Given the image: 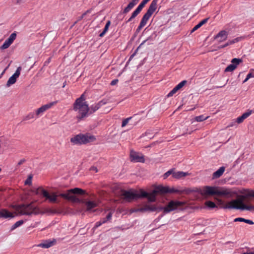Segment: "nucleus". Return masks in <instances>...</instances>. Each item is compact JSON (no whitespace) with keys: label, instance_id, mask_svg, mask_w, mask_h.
Listing matches in <instances>:
<instances>
[{"label":"nucleus","instance_id":"obj_1","mask_svg":"<svg viewBox=\"0 0 254 254\" xmlns=\"http://www.w3.org/2000/svg\"><path fill=\"white\" fill-rule=\"evenodd\" d=\"M73 109L77 112L76 118L79 121L89 116V106L85 101L84 94H82L79 98L76 99L73 104Z\"/></svg>","mask_w":254,"mask_h":254},{"label":"nucleus","instance_id":"obj_2","mask_svg":"<svg viewBox=\"0 0 254 254\" xmlns=\"http://www.w3.org/2000/svg\"><path fill=\"white\" fill-rule=\"evenodd\" d=\"M200 193L204 196L213 195L224 196L231 195V191L230 190L224 187L206 186L200 190Z\"/></svg>","mask_w":254,"mask_h":254},{"label":"nucleus","instance_id":"obj_3","mask_svg":"<svg viewBox=\"0 0 254 254\" xmlns=\"http://www.w3.org/2000/svg\"><path fill=\"white\" fill-rule=\"evenodd\" d=\"M159 0H153L147 9L146 12L143 15L139 26L136 30V33H138L141 29L146 24L148 20L157 9V3Z\"/></svg>","mask_w":254,"mask_h":254},{"label":"nucleus","instance_id":"obj_4","mask_svg":"<svg viewBox=\"0 0 254 254\" xmlns=\"http://www.w3.org/2000/svg\"><path fill=\"white\" fill-rule=\"evenodd\" d=\"M245 195H241L239 197L233 199L230 203V205L227 207L234 208L235 209H240L241 210H247L250 211H254V205H246L244 204V199L246 198Z\"/></svg>","mask_w":254,"mask_h":254},{"label":"nucleus","instance_id":"obj_5","mask_svg":"<svg viewBox=\"0 0 254 254\" xmlns=\"http://www.w3.org/2000/svg\"><path fill=\"white\" fill-rule=\"evenodd\" d=\"M139 191V193H136L131 190H121L120 195L124 199L128 202L147 196L146 191L143 190H140Z\"/></svg>","mask_w":254,"mask_h":254},{"label":"nucleus","instance_id":"obj_6","mask_svg":"<svg viewBox=\"0 0 254 254\" xmlns=\"http://www.w3.org/2000/svg\"><path fill=\"white\" fill-rule=\"evenodd\" d=\"M95 140V137L93 135H89L88 134L79 133L71 137L70 138V142L73 145H81L86 144Z\"/></svg>","mask_w":254,"mask_h":254},{"label":"nucleus","instance_id":"obj_7","mask_svg":"<svg viewBox=\"0 0 254 254\" xmlns=\"http://www.w3.org/2000/svg\"><path fill=\"white\" fill-rule=\"evenodd\" d=\"M185 202L179 200H171L165 207H161L158 209L163 210L164 213H168L171 211L176 210L182 209V207L185 205Z\"/></svg>","mask_w":254,"mask_h":254},{"label":"nucleus","instance_id":"obj_8","mask_svg":"<svg viewBox=\"0 0 254 254\" xmlns=\"http://www.w3.org/2000/svg\"><path fill=\"white\" fill-rule=\"evenodd\" d=\"M13 209L20 215H30L34 211L35 207L32 203L27 204L15 205L12 206Z\"/></svg>","mask_w":254,"mask_h":254},{"label":"nucleus","instance_id":"obj_9","mask_svg":"<svg viewBox=\"0 0 254 254\" xmlns=\"http://www.w3.org/2000/svg\"><path fill=\"white\" fill-rule=\"evenodd\" d=\"M35 194H41L43 197H45L50 202H57L58 195L55 192H52L51 193H49L47 190L42 188H39L36 190Z\"/></svg>","mask_w":254,"mask_h":254},{"label":"nucleus","instance_id":"obj_10","mask_svg":"<svg viewBox=\"0 0 254 254\" xmlns=\"http://www.w3.org/2000/svg\"><path fill=\"white\" fill-rule=\"evenodd\" d=\"M130 158L131 162L144 163L145 159L144 155L139 152L131 150L130 153Z\"/></svg>","mask_w":254,"mask_h":254},{"label":"nucleus","instance_id":"obj_11","mask_svg":"<svg viewBox=\"0 0 254 254\" xmlns=\"http://www.w3.org/2000/svg\"><path fill=\"white\" fill-rule=\"evenodd\" d=\"M108 103V100L104 99L98 103H94L89 107V115L92 114L100 109L102 106Z\"/></svg>","mask_w":254,"mask_h":254},{"label":"nucleus","instance_id":"obj_12","mask_svg":"<svg viewBox=\"0 0 254 254\" xmlns=\"http://www.w3.org/2000/svg\"><path fill=\"white\" fill-rule=\"evenodd\" d=\"M21 70V66H19L17 68L15 73L11 76H10L7 80L6 84V87H8L11 85L13 84L16 82L17 78L19 76L20 74Z\"/></svg>","mask_w":254,"mask_h":254},{"label":"nucleus","instance_id":"obj_13","mask_svg":"<svg viewBox=\"0 0 254 254\" xmlns=\"http://www.w3.org/2000/svg\"><path fill=\"white\" fill-rule=\"evenodd\" d=\"M57 102H51L50 103L43 105L40 108L37 109L35 112L36 117L38 118L39 117L42 116L44 112L51 108Z\"/></svg>","mask_w":254,"mask_h":254},{"label":"nucleus","instance_id":"obj_14","mask_svg":"<svg viewBox=\"0 0 254 254\" xmlns=\"http://www.w3.org/2000/svg\"><path fill=\"white\" fill-rule=\"evenodd\" d=\"M16 34L14 32L12 33L6 39L3 44L0 47L1 50H4L8 48L10 45L13 42L14 40L16 39Z\"/></svg>","mask_w":254,"mask_h":254},{"label":"nucleus","instance_id":"obj_15","mask_svg":"<svg viewBox=\"0 0 254 254\" xmlns=\"http://www.w3.org/2000/svg\"><path fill=\"white\" fill-rule=\"evenodd\" d=\"M57 242L56 239H53L52 240L49 239L45 241L43 243L39 244L37 245L38 247L42 248L47 249L54 246Z\"/></svg>","mask_w":254,"mask_h":254},{"label":"nucleus","instance_id":"obj_16","mask_svg":"<svg viewBox=\"0 0 254 254\" xmlns=\"http://www.w3.org/2000/svg\"><path fill=\"white\" fill-rule=\"evenodd\" d=\"M192 192V190L188 188H185L183 189H176L174 188H169L168 187V191L167 193H178L179 194L182 193H186L189 194L190 193Z\"/></svg>","mask_w":254,"mask_h":254},{"label":"nucleus","instance_id":"obj_17","mask_svg":"<svg viewBox=\"0 0 254 254\" xmlns=\"http://www.w3.org/2000/svg\"><path fill=\"white\" fill-rule=\"evenodd\" d=\"M59 196L73 202H80L79 198L74 195H70V193H68V192L66 193H60Z\"/></svg>","mask_w":254,"mask_h":254},{"label":"nucleus","instance_id":"obj_18","mask_svg":"<svg viewBox=\"0 0 254 254\" xmlns=\"http://www.w3.org/2000/svg\"><path fill=\"white\" fill-rule=\"evenodd\" d=\"M187 82L186 80H183L177 84L167 95L168 97L172 96L179 90L182 88Z\"/></svg>","mask_w":254,"mask_h":254},{"label":"nucleus","instance_id":"obj_19","mask_svg":"<svg viewBox=\"0 0 254 254\" xmlns=\"http://www.w3.org/2000/svg\"><path fill=\"white\" fill-rule=\"evenodd\" d=\"M14 217L13 214L6 209L0 210V218L11 219Z\"/></svg>","mask_w":254,"mask_h":254},{"label":"nucleus","instance_id":"obj_20","mask_svg":"<svg viewBox=\"0 0 254 254\" xmlns=\"http://www.w3.org/2000/svg\"><path fill=\"white\" fill-rule=\"evenodd\" d=\"M227 36L228 32L225 30H222L215 36V39H218L219 42H222L227 39Z\"/></svg>","mask_w":254,"mask_h":254},{"label":"nucleus","instance_id":"obj_21","mask_svg":"<svg viewBox=\"0 0 254 254\" xmlns=\"http://www.w3.org/2000/svg\"><path fill=\"white\" fill-rule=\"evenodd\" d=\"M168 187L163 186L162 185H158L156 186L154 190V192H156L157 194H166L167 193Z\"/></svg>","mask_w":254,"mask_h":254},{"label":"nucleus","instance_id":"obj_22","mask_svg":"<svg viewBox=\"0 0 254 254\" xmlns=\"http://www.w3.org/2000/svg\"><path fill=\"white\" fill-rule=\"evenodd\" d=\"M253 113L251 110H248L247 112L243 114V115L237 118L236 122L238 124L242 123L244 120L249 117Z\"/></svg>","mask_w":254,"mask_h":254},{"label":"nucleus","instance_id":"obj_23","mask_svg":"<svg viewBox=\"0 0 254 254\" xmlns=\"http://www.w3.org/2000/svg\"><path fill=\"white\" fill-rule=\"evenodd\" d=\"M139 0H132L124 9L123 13L126 14L128 13L131 9L138 2Z\"/></svg>","mask_w":254,"mask_h":254},{"label":"nucleus","instance_id":"obj_24","mask_svg":"<svg viewBox=\"0 0 254 254\" xmlns=\"http://www.w3.org/2000/svg\"><path fill=\"white\" fill-rule=\"evenodd\" d=\"M68 193H73L74 194L83 195L86 193V191L80 188H75L73 189H69L67 190Z\"/></svg>","mask_w":254,"mask_h":254},{"label":"nucleus","instance_id":"obj_25","mask_svg":"<svg viewBox=\"0 0 254 254\" xmlns=\"http://www.w3.org/2000/svg\"><path fill=\"white\" fill-rule=\"evenodd\" d=\"M225 170V167L222 166L220 167L218 170L213 173L212 179H215L220 177L224 173Z\"/></svg>","mask_w":254,"mask_h":254},{"label":"nucleus","instance_id":"obj_26","mask_svg":"<svg viewBox=\"0 0 254 254\" xmlns=\"http://www.w3.org/2000/svg\"><path fill=\"white\" fill-rule=\"evenodd\" d=\"M189 175L188 172H184L183 171H178L176 172H174L173 173V178L177 179H180L182 178H184L186 176Z\"/></svg>","mask_w":254,"mask_h":254},{"label":"nucleus","instance_id":"obj_27","mask_svg":"<svg viewBox=\"0 0 254 254\" xmlns=\"http://www.w3.org/2000/svg\"><path fill=\"white\" fill-rule=\"evenodd\" d=\"M157 194L156 192H154V190H153L150 193L147 192V195L144 197H141V198H147V199L149 202H155L156 201V196Z\"/></svg>","mask_w":254,"mask_h":254},{"label":"nucleus","instance_id":"obj_28","mask_svg":"<svg viewBox=\"0 0 254 254\" xmlns=\"http://www.w3.org/2000/svg\"><path fill=\"white\" fill-rule=\"evenodd\" d=\"M217 206L218 208H222V209H232V208L227 207V206L230 205V203L232 201V200L227 203L226 205H225L224 202L220 199H217Z\"/></svg>","mask_w":254,"mask_h":254},{"label":"nucleus","instance_id":"obj_29","mask_svg":"<svg viewBox=\"0 0 254 254\" xmlns=\"http://www.w3.org/2000/svg\"><path fill=\"white\" fill-rule=\"evenodd\" d=\"M209 19V18H206L201 21H200L197 24H196L191 30V33H192L197 30L198 28L201 27L203 24L206 23Z\"/></svg>","mask_w":254,"mask_h":254},{"label":"nucleus","instance_id":"obj_30","mask_svg":"<svg viewBox=\"0 0 254 254\" xmlns=\"http://www.w3.org/2000/svg\"><path fill=\"white\" fill-rule=\"evenodd\" d=\"M240 38L238 37V38H236L234 39H233V40H229L226 43H225V44L223 45H221L220 47H219V48L220 49H222V48H224L229 45H232V44H233L235 43H237L238 42H239L240 41Z\"/></svg>","mask_w":254,"mask_h":254},{"label":"nucleus","instance_id":"obj_31","mask_svg":"<svg viewBox=\"0 0 254 254\" xmlns=\"http://www.w3.org/2000/svg\"><path fill=\"white\" fill-rule=\"evenodd\" d=\"M205 205L210 209L218 208V206L214 202L209 200L205 202Z\"/></svg>","mask_w":254,"mask_h":254},{"label":"nucleus","instance_id":"obj_32","mask_svg":"<svg viewBox=\"0 0 254 254\" xmlns=\"http://www.w3.org/2000/svg\"><path fill=\"white\" fill-rule=\"evenodd\" d=\"M87 206V210H90L97 206V204L95 202L93 201H88L86 202Z\"/></svg>","mask_w":254,"mask_h":254},{"label":"nucleus","instance_id":"obj_33","mask_svg":"<svg viewBox=\"0 0 254 254\" xmlns=\"http://www.w3.org/2000/svg\"><path fill=\"white\" fill-rule=\"evenodd\" d=\"M145 211L154 212L158 209V208L154 205H146L144 206Z\"/></svg>","mask_w":254,"mask_h":254},{"label":"nucleus","instance_id":"obj_34","mask_svg":"<svg viewBox=\"0 0 254 254\" xmlns=\"http://www.w3.org/2000/svg\"><path fill=\"white\" fill-rule=\"evenodd\" d=\"M24 223L23 220H20L19 221H17L16 223H15L11 227L10 231H13L17 227L20 226L22 225Z\"/></svg>","mask_w":254,"mask_h":254},{"label":"nucleus","instance_id":"obj_35","mask_svg":"<svg viewBox=\"0 0 254 254\" xmlns=\"http://www.w3.org/2000/svg\"><path fill=\"white\" fill-rule=\"evenodd\" d=\"M36 113L34 112H31L29 113L26 117H24L23 120L27 121L34 118H37Z\"/></svg>","mask_w":254,"mask_h":254},{"label":"nucleus","instance_id":"obj_36","mask_svg":"<svg viewBox=\"0 0 254 254\" xmlns=\"http://www.w3.org/2000/svg\"><path fill=\"white\" fill-rule=\"evenodd\" d=\"M112 213L110 212L107 214L105 218H103L101 220V221H102L103 224H104L106 223L108 221L111 220L112 219Z\"/></svg>","mask_w":254,"mask_h":254},{"label":"nucleus","instance_id":"obj_37","mask_svg":"<svg viewBox=\"0 0 254 254\" xmlns=\"http://www.w3.org/2000/svg\"><path fill=\"white\" fill-rule=\"evenodd\" d=\"M208 118V116L205 117L203 115H201L195 117V121L198 122L203 121Z\"/></svg>","mask_w":254,"mask_h":254},{"label":"nucleus","instance_id":"obj_38","mask_svg":"<svg viewBox=\"0 0 254 254\" xmlns=\"http://www.w3.org/2000/svg\"><path fill=\"white\" fill-rule=\"evenodd\" d=\"M246 194L245 195L246 197H254V190H245Z\"/></svg>","mask_w":254,"mask_h":254},{"label":"nucleus","instance_id":"obj_39","mask_svg":"<svg viewBox=\"0 0 254 254\" xmlns=\"http://www.w3.org/2000/svg\"><path fill=\"white\" fill-rule=\"evenodd\" d=\"M236 64H230L225 69V72H230L233 71L235 68Z\"/></svg>","mask_w":254,"mask_h":254},{"label":"nucleus","instance_id":"obj_40","mask_svg":"<svg viewBox=\"0 0 254 254\" xmlns=\"http://www.w3.org/2000/svg\"><path fill=\"white\" fill-rule=\"evenodd\" d=\"M146 42V40H144L143 41L141 44L140 45H139V46L137 48V49L134 52V53L130 56L129 58V60H128V62H129V61H130L132 58L134 57V56L136 55L137 52V50H138V49L145 42Z\"/></svg>","mask_w":254,"mask_h":254},{"label":"nucleus","instance_id":"obj_41","mask_svg":"<svg viewBox=\"0 0 254 254\" xmlns=\"http://www.w3.org/2000/svg\"><path fill=\"white\" fill-rule=\"evenodd\" d=\"M32 176L29 175L24 182L25 185H30L32 184Z\"/></svg>","mask_w":254,"mask_h":254},{"label":"nucleus","instance_id":"obj_42","mask_svg":"<svg viewBox=\"0 0 254 254\" xmlns=\"http://www.w3.org/2000/svg\"><path fill=\"white\" fill-rule=\"evenodd\" d=\"M242 62V60L240 59H237V58H234V59H233L232 61H231V63H232V64H236V67H237V65H238L240 63H241Z\"/></svg>","mask_w":254,"mask_h":254},{"label":"nucleus","instance_id":"obj_43","mask_svg":"<svg viewBox=\"0 0 254 254\" xmlns=\"http://www.w3.org/2000/svg\"><path fill=\"white\" fill-rule=\"evenodd\" d=\"M132 118V117H129L124 119L122 123V127H125L128 123L129 121Z\"/></svg>","mask_w":254,"mask_h":254},{"label":"nucleus","instance_id":"obj_44","mask_svg":"<svg viewBox=\"0 0 254 254\" xmlns=\"http://www.w3.org/2000/svg\"><path fill=\"white\" fill-rule=\"evenodd\" d=\"M173 171L172 169H171L167 172H166L164 175H163V178L164 179H166L168 177H169L171 174L173 175Z\"/></svg>","mask_w":254,"mask_h":254},{"label":"nucleus","instance_id":"obj_45","mask_svg":"<svg viewBox=\"0 0 254 254\" xmlns=\"http://www.w3.org/2000/svg\"><path fill=\"white\" fill-rule=\"evenodd\" d=\"M102 224H103L102 223V221H101L100 220V221L97 222L95 223V226L93 228V229L95 230L96 229L101 226Z\"/></svg>","mask_w":254,"mask_h":254},{"label":"nucleus","instance_id":"obj_46","mask_svg":"<svg viewBox=\"0 0 254 254\" xmlns=\"http://www.w3.org/2000/svg\"><path fill=\"white\" fill-rule=\"evenodd\" d=\"M110 24H111V21L110 20L108 21L105 26L104 30H103V31H105L106 33L108 30L109 27L110 26Z\"/></svg>","mask_w":254,"mask_h":254},{"label":"nucleus","instance_id":"obj_47","mask_svg":"<svg viewBox=\"0 0 254 254\" xmlns=\"http://www.w3.org/2000/svg\"><path fill=\"white\" fill-rule=\"evenodd\" d=\"M132 211L134 212H145L144 206L142 207H141V208H139L135 209L134 210H133Z\"/></svg>","mask_w":254,"mask_h":254},{"label":"nucleus","instance_id":"obj_48","mask_svg":"<svg viewBox=\"0 0 254 254\" xmlns=\"http://www.w3.org/2000/svg\"><path fill=\"white\" fill-rule=\"evenodd\" d=\"M143 7V5H142L141 3H140L137 7V8L135 9V10H136L139 13L142 10Z\"/></svg>","mask_w":254,"mask_h":254},{"label":"nucleus","instance_id":"obj_49","mask_svg":"<svg viewBox=\"0 0 254 254\" xmlns=\"http://www.w3.org/2000/svg\"><path fill=\"white\" fill-rule=\"evenodd\" d=\"M245 220H246V219H245L244 218L238 217V218H235L234 219V222H245Z\"/></svg>","mask_w":254,"mask_h":254},{"label":"nucleus","instance_id":"obj_50","mask_svg":"<svg viewBox=\"0 0 254 254\" xmlns=\"http://www.w3.org/2000/svg\"><path fill=\"white\" fill-rule=\"evenodd\" d=\"M254 77V70L251 69V72L248 74V78Z\"/></svg>","mask_w":254,"mask_h":254},{"label":"nucleus","instance_id":"obj_51","mask_svg":"<svg viewBox=\"0 0 254 254\" xmlns=\"http://www.w3.org/2000/svg\"><path fill=\"white\" fill-rule=\"evenodd\" d=\"M92 11V9H90L86 11L84 13H83L81 16L80 19L83 18L87 14L90 13Z\"/></svg>","mask_w":254,"mask_h":254},{"label":"nucleus","instance_id":"obj_52","mask_svg":"<svg viewBox=\"0 0 254 254\" xmlns=\"http://www.w3.org/2000/svg\"><path fill=\"white\" fill-rule=\"evenodd\" d=\"M245 223L250 224V225H253L254 224V222L252 220H251L249 219H246L245 220Z\"/></svg>","mask_w":254,"mask_h":254},{"label":"nucleus","instance_id":"obj_53","mask_svg":"<svg viewBox=\"0 0 254 254\" xmlns=\"http://www.w3.org/2000/svg\"><path fill=\"white\" fill-rule=\"evenodd\" d=\"M25 162L26 160L25 159H22L18 162L17 166H20Z\"/></svg>","mask_w":254,"mask_h":254},{"label":"nucleus","instance_id":"obj_54","mask_svg":"<svg viewBox=\"0 0 254 254\" xmlns=\"http://www.w3.org/2000/svg\"><path fill=\"white\" fill-rule=\"evenodd\" d=\"M118 79H114L111 82V85H116L118 82Z\"/></svg>","mask_w":254,"mask_h":254},{"label":"nucleus","instance_id":"obj_55","mask_svg":"<svg viewBox=\"0 0 254 254\" xmlns=\"http://www.w3.org/2000/svg\"><path fill=\"white\" fill-rule=\"evenodd\" d=\"M90 171H94L95 172H98V170L96 167L92 166L90 169Z\"/></svg>","mask_w":254,"mask_h":254},{"label":"nucleus","instance_id":"obj_56","mask_svg":"<svg viewBox=\"0 0 254 254\" xmlns=\"http://www.w3.org/2000/svg\"><path fill=\"white\" fill-rule=\"evenodd\" d=\"M139 13L136 10H135L132 13L131 15H132V17H135Z\"/></svg>","mask_w":254,"mask_h":254},{"label":"nucleus","instance_id":"obj_57","mask_svg":"<svg viewBox=\"0 0 254 254\" xmlns=\"http://www.w3.org/2000/svg\"><path fill=\"white\" fill-rule=\"evenodd\" d=\"M228 81V80H227L226 83L225 84H224L223 85H222V86L218 85V86H216L214 87V89H217V88H220L223 87L224 86H225L226 85V83H227Z\"/></svg>","mask_w":254,"mask_h":254},{"label":"nucleus","instance_id":"obj_58","mask_svg":"<svg viewBox=\"0 0 254 254\" xmlns=\"http://www.w3.org/2000/svg\"><path fill=\"white\" fill-rule=\"evenodd\" d=\"M150 0H143L141 2V4L142 5H143V6H144L145 4L148 2Z\"/></svg>","mask_w":254,"mask_h":254},{"label":"nucleus","instance_id":"obj_59","mask_svg":"<svg viewBox=\"0 0 254 254\" xmlns=\"http://www.w3.org/2000/svg\"><path fill=\"white\" fill-rule=\"evenodd\" d=\"M135 17H132V15H131V16L128 18V19L127 21V23H128L130 21H131L133 18Z\"/></svg>","mask_w":254,"mask_h":254},{"label":"nucleus","instance_id":"obj_60","mask_svg":"<svg viewBox=\"0 0 254 254\" xmlns=\"http://www.w3.org/2000/svg\"><path fill=\"white\" fill-rule=\"evenodd\" d=\"M106 32L104 31H103L100 34H99V36L100 37H102L104 36V35L105 34Z\"/></svg>","mask_w":254,"mask_h":254},{"label":"nucleus","instance_id":"obj_61","mask_svg":"<svg viewBox=\"0 0 254 254\" xmlns=\"http://www.w3.org/2000/svg\"><path fill=\"white\" fill-rule=\"evenodd\" d=\"M250 78H248V75H247V77L246 78H245V79L243 81V83H245L246 82H247Z\"/></svg>","mask_w":254,"mask_h":254},{"label":"nucleus","instance_id":"obj_62","mask_svg":"<svg viewBox=\"0 0 254 254\" xmlns=\"http://www.w3.org/2000/svg\"><path fill=\"white\" fill-rule=\"evenodd\" d=\"M243 254H254V252L250 253H244Z\"/></svg>","mask_w":254,"mask_h":254},{"label":"nucleus","instance_id":"obj_63","mask_svg":"<svg viewBox=\"0 0 254 254\" xmlns=\"http://www.w3.org/2000/svg\"><path fill=\"white\" fill-rule=\"evenodd\" d=\"M66 84V81H65V82L64 83V84H63V88H64V87L65 86Z\"/></svg>","mask_w":254,"mask_h":254},{"label":"nucleus","instance_id":"obj_64","mask_svg":"<svg viewBox=\"0 0 254 254\" xmlns=\"http://www.w3.org/2000/svg\"><path fill=\"white\" fill-rule=\"evenodd\" d=\"M22 0H17V3H20Z\"/></svg>","mask_w":254,"mask_h":254}]
</instances>
